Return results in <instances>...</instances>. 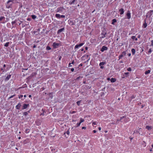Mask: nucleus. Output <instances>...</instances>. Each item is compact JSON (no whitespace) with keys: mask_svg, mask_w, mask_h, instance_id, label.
<instances>
[{"mask_svg":"<svg viewBox=\"0 0 153 153\" xmlns=\"http://www.w3.org/2000/svg\"><path fill=\"white\" fill-rule=\"evenodd\" d=\"M14 0H9L5 4L6 8L7 9L11 8L12 5L14 3Z\"/></svg>","mask_w":153,"mask_h":153,"instance_id":"obj_1","label":"nucleus"},{"mask_svg":"<svg viewBox=\"0 0 153 153\" xmlns=\"http://www.w3.org/2000/svg\"><path fill=\"white\" fill-rule=\"evenodd\" d=\"M65 10V9L63 7H60L57 8L56 10L55 11L56 13H62Z\"/></svg>","mask_w":153,"mask_h":153,"instance_id":"obj_2","label":"nucleus"},{"mask_svg":"<svg viewBox=\"0 0 153 153\" xmlns=\"http://www.w3.org/2000/svg\"><path fill=\"white\" fill-rule=\"evenodd\" d=\"M107 34V30L105 28H104L103 30H102L101 35L102 36L100 37V38H103L105 37V35Z\"/></svg>","mask_w":153,"mask_h":153,"instance_id":"obj_3","label":"nucleus"},{"mask_svg":"<svg viewBox=\"0 0 153 153\" xmlns=\"http://www.w3.org/2000/svg\"><path fill=\"white\" fill-rule=\"evenodd\" d=\"M153 10H150L147 12L146 14V19L147 18H150L151 16L153 14Z\"/></svg>","mask_w":153,"mask_h":153,"instance_id":"obj_4","label":"nucleus"},{"mask_svg":"<svg viewBox=\"0 0 153 153\" xmlns=\"http://www.w3.org/2000/svg\"><path fill=\"white\" fill-rule=\"evenodd\" d=\"M126 18H127L128 19H130L131 18V13L129 10H128L127 11V12L126 14Z\"/></svg>","mask_w":153,"mask_h":153,"instance_id":"obj_5","label":"nucleus"},{"mask_svg":"<svg viewBox=\"0 0 153 153\" xmlns=\"http://www.w3.org/2000/svg\"><path fill=\"white\" fill-rule=\"evenodd\" d=\"M18 19H15L14 21L12 22L11 24L13 25V27H13H15L16 25H17V22H18Z\"/></svg>","mask_w":153,"mask_h":153,"instance_id":"obj_6","label":"nucleus"},{"mask_svg":"<svg viewBox=\"0 0 153 153\" xmlns=\"http://www.w3.org/2000/svg\"><path fill=\"white\" fill-rule=\"evenodd\" d=\"M126 51H123L122 52L121 54L118 57L119 59L118 60L121 59L123 57H124L126 55Z\"/></svg>","mask_w":153,"mask_h":153,"instance_id":"obj_7","label":"nucleus"},{"mask_svg":"<svg viewBox=\"0 0 153 153\" xmlns=\"http://www.w3.org/2000/svg\"><path fill=\"white\" fill-rule=\"evenodd\" d=\"M108 50V48L107 47L105 46L104 45L102 46L101 49L100 50V51L102 52H104L105 51H107Z\"/></svg>","mask_w":153,"mask_h":153,"instance_id":"obj_8","label":"nucleus"},{"mask_svg":"<svg viewBox=\"0 0 153 153\" xmlns=\"http://www.w3.org/2000/svg\"><path fill=\"white\" fill-rule=\"evenodd\" d=\"M60 44L58 43H56V42L53 43V46L54 49L56 48L59 46Z\"/></svg>","mask_w":153,"mask_h":153,"instance_id":"obj_9","label":"nucleus"},{"mask_svg":"<svg viewBox=\"0 0 153 153\" xmlns=\"http://www.w3.org/2000/svg\"><path fill=\"white\" fill-rule=\"evenodd\" d=\"M6 65L5 64H4L3 67L2 68H1L0 69V70H1L2 72H6L7 71H8V69L5 70V68L6 67Z\"/></svg>","mask_w":153,"mask_h":153,"instance_id":"obj_10","label":"nucleus"},{"mask_svg":"<svg viewBox=\"0 0 153 153\" xmlns=\"http://www.w3.org/2000/svg\"><path fill=\"white\" fill-rule=\"evenodd\" d=\"M30 106L29 104H24L23 105L22 109H25L27 108Z\"/></svg>","mask_w":153,"mask_h":153,"instance_id":"obj_11","label":"nucleus"},{"mask_svg":"<svg viewBox=\"0 0 153 153\" xmlns=\"http://www.w3.org/2000/svg\"><path fill=\"white\" fill-rule=\"evenodd\" d=\"M68 24L71 25H75V22L73 20H69L68 21Z\"/></svg>","mask_w":153,"mask_h":153,"instance_id":"obj_12","label":"nucleus"},{"mask_svg":"<svg viewBox=\"0 0 153 153\" xmlns=\"http://www.w3.org/2000/svg\"><path fill=\"white\" fill-rule=\"evenodd\" d=\"M65 30V28L64 27L58 30L57 32V34H59L61 32Z\"/></svg>","mask_w":153,"mask_h":153,"instance_id":"obj_13","label":"nucleus"},{"mask_svg":"<svg viewBox=\"0 0 153 153\" xmlns=\"http://www.w3.org/2000/svg\"><path fill=\"white\" fill-rule=\"evenodd\" d=\"M120 14L121 15L123 14L124 12V10L123 8H121L119 10Z\"/></svg>","mask_w":153,"mask_h":153,"instance_id":"obj_14","label":"nucleus"},{"mask_svg":"<svg viewBox=\"0 0 153 153\" xmlns=\"http://www.w3.org/2000/svg\"><path fill=\"white\" fill-rule=\"evenodd\" d=\"M83 43H81L79 45H76L75 46V49L78 48L79 47H80L83 45Z\"/></svg>","mask_w":153,"mask_h":153,"instance_id":"obj_15","label":"nucleus"},{"mask_svg":"<svg viewBox=\"0 0 153 153\" xmlns=\"http://www.w3.org/2000/svg\"><path fill=\"white\" fill-rule=\"evenodd\" d=\"M21 106V104L20 102L18 103V104L16 106V108L17 109H19L20 107Z\"/></svg>","mask_w":153,"mask_h":153,"instance_id":"obj_16","label":"nucleus"},{"mask_svg":"<svg viewBox=\"0 0 153 153\" xmlns=\"http://www.w3.org/2000/svg\"><path fill=\"white\" fill-rule=\"evenodd\" d=\"M144 22V23L143 24V28H145L147 27V23H146V19H145Z\"/></svg>","mask_w":153,"mask_h":153,"instance_id":"obj_17","label":"nucleus"},{"mask_svg":"<svg viewBox=\"0 0 153 153\" xmlns=\"http://www.w3.org/2000/svg\"><path fill=\"white\" fill-rule=\"evenodd\" d=\"M146 128L149 131H150L153 128L152 126H146Z\"/></svg>","mask_w":153,"mask_h":153,"instance_id":"obj_18","label":"nucleus"},{"mask_svg":"<svg viewBox=\"0 0 153 153\" xmlns=\"http://www.w3.org/2000/svg\"><path fill=\"white\" fill-rule=\"evenodd\" d=\"M11 74H9L8 76H7L5 79V81H7L8 80L11 78Z\"/></svg>","mask_w":153,"mask_h":153,"instance_id":"obj_19","label":"nucleus"},{"mask_svg":"<svg viewBox=\"0 0 153 153\" xmlns=\"http://www.w3.org/2000/svg\"><path fill=\"white\" fill-rule=\"evenodd\" d=\"M117 22V20L116 19H114L112 20L111 22V24L113 25H115V23L116 22Z\"/></svg>","mask_w":153,"mask_h":153,"instance_id":"obj_20","label":"nucleus"},{"mask_svg":"<svg viewBox=\"0 0 153 153\" xmlns=\"http://www.w3.org/2000/svg\"><path fill=\"white\" fill-rule=\"evenodd\" d=\"M116 81V79L115 78H112L110 79L111 82L112 83L115 82Z\"/></svg>","mask_w":153,"mask_h":153,"instance_id":"obj_21","label":"nucleus"},{"mask_svg":"<svg viewBox=\"0 0 153 153\" xmlns=\"http://www.w3.org/2000/svg\"><path fill=\"white\" fill-rule=\"evenodd\" d=\"M125 117H126V116H122V117H121L120 118V119H117V122H118V121H120L121 122H122V121H121V120L123 118H124Z\"/></svg>","mask_w":153,"mask_h":153,"instance_id":"obj_22","label":"nucleus"},{"mask_svg":"<svg viewBox=\"0 0 153 153\" xmlns=\"http://www.w3.org/2000/svg\"><path fill=\"white\" fill-rule=\"evenodd\" d=\"M77 0H73L72 1H70L69 2V4L70 5L73 4H74V2H76Z\"/></svg>","mask_w":153,"mask_h":153,"instance_id":"obj_23","label":"nucleus"},{"mask_svg":"<svg viewBox=\"0 0 153 153\" xmlns=\"http://www.w3.org/2000/svg\"><path fill=\"white\" fill-rule=\"evenodd\" d=\"M131 51L133 55H134L135 53V50L134 48H132L131 50Z\"/></svg>","mask_w":153,"mask_h":153,"instance_id":"obj_24","label":"nucleus"},{"mask_svg":"<svg viewBox=\"0 0 153 153\" xmlns=\"http://www.w3.org/2000/svg\"><path fill=\"white\" fill-rule=\"evenodd\" d=\"M106 64V62H100L99 64V65L100 66H102L103 65H104Z\"/></svg>","mask_w":153,"mask_h":153,"instance_id":"obj_25","label":"nucleus"},{"mask_svg":"<svg viewBox=\"0 0 153 153\" xmlns=\"http://www.w3.org/2000/svg\"><path fill=\"white\" fill-rule=\"evenodd\" d=\"M55 17L57 18L60 19V15L59 14H56Z\"/></svg>","mask_w":153,"mask_h":153,"instance_id":"obj_26","label":"nucleus"},{"mask_svg":"<svg viewBox=\"0 0 153 153\" xmlns=\"http://www.w3.org/2000/svg\"><path fill=\"white\" fill-rule=\"evenodd\" d=\"M129 72H126L124 73V75L126 77H128L129 76Z\"/></svg>","mask_w":153,"mask_h":153,"instance_id":"obj_27","label":"nucleus"},{"mask_svg":"<svg viewBox=\"0 0 153 153\" xmlns=\"http://www.w3.org/2000/svg\"><path fill=\"white\" fill-rule=\"evenodd\" d=\"M151 71L150 70H148L145 71V74H149Z\"/></svg>","mask_w":153,"mask_h":153,"instance_id":"obj_28","label":"nucleus"},{"mask_svg":"<svg viewBox=\"0 0 153 153\" xmlns=\"http://www.w3.org/2000/svg\"><path fill=\"white\" fill-rule=\"evenodd\" d=\"M9 44L10 42H6L4 45V46L6 47H7L9 46Z\"/></svg>","mask_w":153,"mask_h":153,"instance_id":"obj_29","label":"nucleus"},{"mask_svg":"<svg viewBox=\"0 0 153 153\" xmlns=\"http://www.w3.org/2000/svg\"><path fill=\"white\" fill-rule=\"evenodd\" d=\"M124 118H125V119L124 120V122L125 123H126L129 121V120H128V119H129L128 117L126 118V117Z\"/></svg>","mask_w":153,"mask_h":153,"instance_id":"obj_30","label":"nucleus"},{"mask_svg":"<svg viewBox=\"0 0 153 153\" xmlns=\"http://www.w3.org/2000/svg\"><path fill=\"white\" fill-rule=\"evenodd\" d=\"M30 131V130L29 129L26 128L25 129V133L27 134Z\"/></svg>","mask_w":153,"mask_h":153,"instance_id":"obj_31","label":"nucleus"},{"mask_svg":"<svg viewBox=\"0 0 153 153\" xmlns=\"http://www.w3.org/2000/svg\"><path fill=\"white\" fill-rule=\"evenodd\" d=\"M5 19V18L4 16H1L0 17V21H1L3 20H4Z\"/></svg>","mask_w":153,"mask_h":153,"instance_id":"obj_32","label":"nucleus"},{"mask_svg":"<svg viewBox=\"0 0 153 153\" xmlns=\"http://www.w3.org/2000/svg\"><path fill=\"white\" fill-rule=\"evenodd\" d=\"M136 96L135 95H133L131 97V100L134 99L135 98Z\"/></svg>","mask_w":153,"mask_h":153,"instance_id":"obj_33","label":"nucleus"},{"mask_svg":"<svg viewBox=\"0 0 153 153\" xmlns=\"http://www.w3.org/2000/svg\"><path fill=\"white\" fill-rule=\"evenodd\" d=\"M148 148L149 149V150L150 151V152H152V148H151L150 147V146H148L146 148Z\"/></svg>","mask_w":153,"mask_h":153,"instance_id":"obj_34","label":"nucleus"},{"mask_svg":"<svg viewBox=\"0 0 153 153\" xmlns=\"http://www.w3.org/2000/svg\"><path fill=\"white\" fill-rule=\"evenodd\" d=\"M134 133H138L139 134H140V133H139V131L138 130H135L134 131Z\"/></svg>","mask_w":153,"mask_h":153,"instance_id":"obj_35","label":"nucleus"},{"mask_svg":"<svg viewBox=\"0 0 153 153\" xmlns=\"http://www.w3.org/2000/svg\"><path fill=\"white\" fill-rule=\"evenodd\" d=\"M31 17L33 19H34L36 18V16L35 15H31Z\"/></svg>","mask_w":153,"mask_h":153,"instance_id":"obj_36","label":"nucleus"},{"mask_svg":"<svg viewBox=\"0 0 153 153\" xmlns=\"http://www.w3.org/2000/svg\"><path fill=\"white\" fill-rule=\"evenodd\" d=\"M105 95V93L104 92H101L100 93V96L101 97H102Z\"/></svg>","mask_w":153,"mask_h":153,"instance_id":"obj_37","label":"nucleus"},{"mask_svg":"<svg viewBox=\"0 0 153 153\" xmlns=\"http://www.w3.org/2000/svg\"><path fill=\"white\" fill-rule=\"evenodd\" d=\"M46 49L48 50H51V48L50 46H47L46 47Z\"/></svg>","mask_w":153,"mask_h":153,"instance_id":"obj_38","label":"nucleus"},{"mask_svg":"<svg viewBox=\"0 0 153 153\" xmlns=\"http://www.w3.org/2000/svg\"><path fill=\"white\" fill-rule=\"evenodd\" d=\"M7 26L8 27L10 28L11 26L10 24V23H8L7 24Z\"/></svg>","mask_w":153,"mask_h":153,"instance_id":"obj_39","label":"nucleus"},{"mask_svg":"<svg viewBox=\"0 0 153 153\" xmlns=\"http://www.w3.org/2000/svg\"><path fill=\"white\" fill-rule=\"evenodd\" d=\"M28 113L27 112H25L23 113V115L25 116H26L28 115Z\"/></svg>","mask_w":153,"mask_h":153,"instance_id":"obj_40","label":"nucleus"},{"mask_svg":"<svg viewBox=\"0 0 153 153\" xmlns=\"http://www.w3.org/2000/svg\"><path fill=\"white\" fill-rule=\"evenodd\" d=\"M66 133L68 135H69V134H70V132H69V130H68L66 133H64V134H65Z\"/></svg>","mask_w":153,"mask_h":153,"instance_id":"obj_41","label":"nucleus"},{"mask_svg":"<svg viewBox=\"0 0 153 153\" xmlns=\"http://www.w3.org/2000/svg\"><path fill=\"white\" fill-rule=\"evenodd\" d=\"M15 96H16L15 94H14L13 95H12L8 99H9L11 98H12L13 97H15Z\"/></svg>","mask_w":153,"mask_h":153,"instance_id":"obj_42","label":"nucleus"},{"mask_svg":"<svg viewBox=\"0 0 153 153\" xmlns=\"http://www.w3.org/2000/svg\"><path fill=\"white\" fill-rule=\"evenodd\" d=\"M128 71H131V67H129L127 69Z\"/></svg>","mask_w":153,"mask_h":153,"instance_id":"obj_43","label":"nucleus"},{"mask_svg":"<svg viewBox=\"0 0 153 153\" xmlns=\"http://www.w3.org/2000/svg\"><path fill=\"white\" fill-rule=\"evenodd\" d=\"M152 52V50L151 48H150L149 49V50L148 52V54H149V53H150Z\"/></svg>","mask_w":153,"mask_h":153,"instance_id":"obj_44","label":"nucleus"},{"mask_svg":"<svg viewBox=\"0 0 153 153\" xmlns=\"http://www.w3.org/2000/svg\"><path fill=\"white\" fill-rule=\"evenodd\" d=\"M84 120L83 119H82V118H81L80 119V123H82V122H83L84 121Z\"/></svg>","mask_w":153,"mask_h":153,"instance_id":"obj_45","label":"nucleus"},{"mask_svg":"<svg viewBox=\"0 0 153 153\" xmlns=\"http://www.w3.org/2000/svg\"><path fill=\"white\" fill-rule=\"evenodd\" d=\"M81 123H80V122L79 123H77L76 124V125H77L76 127H78V126H79L80 125Z\"/></svg>","mask_w":153,"mask_h":153,"instance_id":"obj_46","label":"nucleus"},{"mask_svg":"<svg viewBox=\"0 0 153 153\" xmlns=\"http://www.w3.org/2000/svg\"><path fill=\"white\" fill-rule=\"evenodd\" d=\"M97 122H94L93 123H92V125L93 126H94V125H95L97 124Z\"/></svg>","mask_w":153,"mask_h":153,"instance_id":"obj_47","label":"nucleus"},{"mask_svg":"<svg viewBox=\"0 0 153 153\" xmlns=\"http://www.w3.org/2000/svg\"><path fill=\"white\" fill-rule=\"evenodd\" d=\"M80 102H81V101H78L77 102V105H80Z\"/></svg>","mask_w":153,"mask_h":153,"instance_id":"obj_48","label":"nucleus"},{"mask_svg":"<svg viewBox=\"0 0 153 153\" xmlns=\"http://www.w3.org/2000/svg\"><path fill=\"white\" fill-rule=\"evenodd\" d=\"M21 22L19 20L18 22H17V23L19 24V25H20L21 24Z\"/></svg>","mask_w":153,"mask_h":153,"instance_id":"obj_49","label":"nucleus"},{"mask_svg":"<svg viewBox=\"0 0 153 153\" xmlns=\"http://www.w3.org/2000/svg\"><path fill=\"white\" fill-rule=\"evenodd\" d=\"M65 15H60V18H65Z\"/></svg>","mask_w":153,"mask_h":153,"instance_id":"obj_50","label":"nucleus"},{"mask_svg":"<svg viewBox=\"0 0 153 153\" xmlns=\"http://www.w3.org/2000/svg\"><path fill=\"white\" fill-rule=\"evenodd\" d=\"M151 44L150 45V46H153V40H152L151 41Z\"/></svg>","mask_w":153,"mask_h":153,"instance_id":"obj_51","label":"nucleus"},{"mask_svg":"<svg viewBox=\"0 0 153 153\" xmlns=\"http://www.w3.org/2000/svg\"><path fill=\"white\" fill-rule=\"evenodd\" d=\"M136 37L135 36H132L131 37V39L134 40V39Z\"/></svg>","mask_w":153,"mask_h":153,"instance_id":"obj_52","label":"nucleus"},{"mask_svg":"<svg viewBox=\"0 0 153 153\" xmlns=\"http://www.w3.org/2000/svg\"><path fill=\"white\" fill-rule=\"evenodd\" d=\"M23 97V95H20L19 96V98L20 99L22 98Z\"/></svg>","mask_w":153,"mask_h":153,"instance_id":"obj_53","label":"nucleus"},{"mask_svg":"<svg viewBox=\"0 0 153 153\" xmlns=\"http://www.w3.org/2000/svg\"><path fill=\"white\" fill-rule=\"evenodd\" d=\"M143 142L145 143V144L143 146L145 147L146 146V143L144 141H143Z\"/></svg>","mask_w":153,"mask_h":153,"instance_id":"obj_54","label":"nucleus"},{"mask_svg":"<svg viewBox=\"0 0 153 153\" xmlns=\"http://www.w3.org/2000/svg\"><path fill=\"white\" fill-rule=\"evenodd\" d=\"M93 133H95L97 132V131L96 130H94L92 131Z\"/></svg>","mask_w":153,"mask_h":153,"instance_id":"obj_55","label":"nucleus"},{"mask_svg":"<svg viewBox=\"0 0 153 153\" xmlns=\"http://www.w3.org/2000/svg\"><path fill=\"white\" fill-rule=\"evenodd\" d=\"M152 17H151V18H149V23H150L151 22H152Z\"/></svg>","mask_w":153,"mask_h":153,"instance_id":"obj_56","label":"nucleus"},{"mask_svg":"<svg viewBox=\"0 0 153 153\" xmlns=\"http://www.w3.org/2000/svg\"><path fill=\"white\" fill-rule=\"evenodd\" d=\"M71 63H69L68 67H71L72 66V65H71Z\"/></svg>","mask_w":153,"mask_h":153,"instance_id":"obj_57","label":"nucleus"},{"mask_svg":"<svg viewBox=\"0 0 153 153\" xmlns=\"http://www.w3.org/2000/svg\"><path fill=\"white\" fill-rule=\"evenodd\" d=\"M87 102H88V103H90L91 102V100H89V101L87 100Z\"/></svg>","mask_w":153,"mask_h":153,"instance_id":"obj_58","label":"nucleus"},{"mask_svg":"<svg viewBox=\"0 0 153 153\" xmlns=\"http://www.w3.org/2000/svg\"><path fill=\"white\" fill-rule=\"evenodd\" d=\"M42 112L43 113H44V112H45V110L43 109H42Z\"/></svg>","mask_w":153,"mask_h":153,"instance_id":"obj_59","label":"nucleus"},{"mask_svg":"<svg viewBox=\"0 0 153 153\" xmlns=\"http://www.w3.org/2000/svg\"><path fill=\"white\" fill-rule=\"evenodd\" d=\"M74 60H73L72 62H71V64H74Z\"/></svg>","mask_w":153,"mask_h":153,"instance_id":"obj_60","label":"nucleus"},{"mask_svg":"<svg viewBox=\"0 0 153 153\" xmlns=\"http://www.w3.org/2000/svg\"><path fill=\"white\" fill-rule=\"evenodd\" d=\"M71 71H72V72H73V71H74V68H72L71 69Z\"/></svg>","mask_w":153,"mask_h":153,"instance_id":"obj_61","label":"nucleus"},{"mask_svg":"<svg viewBox=\"0 0 153 153\" xmlns=\"http://www.w3.org/2000/svg\"><path fill=\"white\" fill-rule=\"evenodd\" d=\"M110 79L109 77H108L107 78V80L108 81L110 80Z\"/></svg>","mask_w":153,"mask_h":153,"instance_id":"obj_62","label":"nucleus"},{"mask_svg":"<svg viewBox=\"0 0 153 153\" xmlns=\"http://www.w3.org/2000/svg\"><path fill=\"white\" fill-rule=\"evenodd\" d=\"M145 106L144 105H141V108H143Z\"/></svg>","mask_w":153,"mask_h":153,"instance_id":"obj_63","label":"nucleus"},{"mask_svg":"<svg viewBox=\"0 0 153 153\" xmlns=\"http://www.w3.org/2000/svg\"><path fill=\"white\" fill-rule=\"evenodd\" d=\"M100 66V68H101V69H103V68H104V67L102 66Z\"/></svg>","mask_w":153,"mask_h":153,"instance_id":"obj_64","label":"nucleus"}]
</instances>
